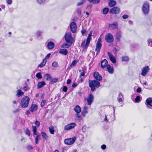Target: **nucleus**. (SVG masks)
<instances>
[{
	"label": "nucleus",
	"instance_id": "nucleus-56",
	"mask_svg": "<svg viewBox=\"0 0 152 152\" xmlns=\"http://www.w3.org/2000/svg\"><path fill=\"white\" fill-rule=\"evenodd\" d=\"M35 124L38 127L40 125V122L38 121H36L35 122Z\"/></svg>",
	"mask_w": 152,
	"mask_h": 152
},
{
	"label": "nucleus",
	"instance_id": "nucleus-49",
	"mask_svg": "<svg viewBox=\"0 0 152 152\" xmlns=\"http://www.w3.org/2000/svg\"><path fill=\"white\" fill-rule=\"evenodd\" d=\"M46 101L45 100H43L41 103V107H43L44 106L45 104L46 103Z\"/></svg>",
	"mask_w": 152,
	"mask_h": 152
},
{
	"label": "nucleus",
	"instance_id": "nucleus-6",
	"mask_svg": "<svg viewBox=\"0 0 152 152\" xmlns=\"http://www.w3.org/2000/svg\"><path fill=\"white\" fill-rule=\"evenodd\" d=\"M149 4L147 3H145L142 6V10L144 14H147L149 11Z\"/></svg>",
	"mask_w": 152,
	"mask_h": 152
},
{
	"label": "nucleus",
	"instance_id": "nucleus-46",
	"mask_svg": "<svg viewBox=\"0 0 152 152\" xmlns=\"http://www.w3.org/2000/svg\"><path fill=\"white\" fill-rule=\"evenodd\" d=\"M140 97L139 96H137L135 99L134 102H140Z\"/></svg>",
	"mask_w": 152,
	"mask_h": 152
},
{
	"label": "nucleus",
	"instance_id": "nucleus-36",
	"mask_svg": "<svg viewBox=\"0 0 152 152\" xmlns=\"http://www.w3.org/2000/svg\"><path fill=\"white\" fill-rule=\"evenodd\" d=\"M49 129L50 133L52 134H53L54 132V127L53 126H51L49 127Z\"/></svg>",
	"mask_w": 152,
	"mask_h": 152
},
{
	"label": "nucleus",
	"instance_id": "nucleus-52",
	"mask_svg": "<svg viewBox=\"0 0 152 152\" xmlns=\"http://www.w3.org/2000/svg\"><path fill=\"white\" fill-rule=\"evenodd\" d=\"M26 134L28 135V136H30V133L29 129L28 128H26Z\"/></svg>",
	"mask_w": 152,
	"mask_h": 152
},
{
	"label": "nucleus",
	"instance_id": "nucleus-54",
	"mask_svg": "<svg viewBox=\"0 0 152 152\" xmlns=\"http://www.w3.org/2000/svg\"><path fill=\"white\" fill-rule=\"evenodd\" d=\"M12 0H7V3L8 4H11L12 3Z\"/></svg>",
	"mask_w": 152,
	"mask_h": 152
},
{
	"label": "nucleus",
	"instance_id": "nucleus-18",
	"mask_svg": "<svg viewBox=\"0 0 152 152\" xmlns=\"http://www.w3.org/2000/svg\"><path fill=\"white\" fill-rule=\"evenodd\" d=\"M78 61L77 60V59L75 60H74L72 62V64L70 65L68 67L67 69L69 70L72 68L75 67Z\"/></svg>",
	"mask_w": 152,
	"mask_h": 152
},
{
	"label": "nucleus",
	"instance_id": "nucleus-40",
	"mask_svg": "<svg viewBox=\"0 0 152 152\" xmlns=\"http://www.w3.org/2000/svg\"><path fill=\"white\" fill-rule=\"evenodd\" d=\"M37 2L39 4H43L45 3L46 0H36Z\"/></svg>",
	"mask_w": 152,
	"mask_h": 152
},
{
	"label": "nucleus",
	"instance_id": "nucleus-45",
	"mask_svg": "<svg viewBox=\"0 0 152 152\" xmlns=\"http://www.w3.org/2000/svg\"><path fill=\"white\" fill-rule=\"evenodd\" d=\"M76 116L77 118H78V120H81L82 119V118L81 115L80 114V113H77L76 114Z\"/></svg>",
	"mask_w": 152,
	"mask_h": 152
},
{
	"label": "nucleus",
	"instance_id": "nucleus-48",
	"mask_svg": "<svg viewBox=\"0 0 152 152\" xmlns=\"http://www.w3.org/2000/svg\"><path fill=\"white\" fill-rule=\"evenodd\" d=\"M42 32L40 31H38L36 33V34L37 37H39L42 34Z\"/></svg>",
	"mask_w": 152,
	"mask_h": 152
},
{
	"label": "nucleus",
	"instance_id": "nucleus-1",
	"mask_svg": "<svg viewBox=\"0 0 152 152\" xmlns=\"http://www.w3.org/2000/svg\"><path fill=\"white\" fill-rule=\"evenodd\" d=\"M89 86L91 88L92 91H94L96 88H98L101 86V84L99 82L95 80H88Z\"/></svg>",
	"mask_w": 152,
	"mask_h": 152
},
{
	"label": "nucleus",
	"instance_id": "nucleus-16",
	"mask_svg": "<svg viewBox=\"0 0 152 152\" xmlns=\"http://www.w3.org/2000/svg\"><path fill=\"white\" fill-rule=\"evenodd\" d=\"M102 46V44H96L95 51H96V55H97L99 53Z\"/></svg>",
	"mask_w": 152,
	"mask_h": 152
},
{
	"label": "nucleus",
	"instance_id": "nucleus-25",
	"mask_svg": "<svg viewBox=\"0 0 152 152\" xmlns=\"http://www.w3.org/2000/svg\"><path fill=\"white\" fill-rule=\"evenodd\" d=\"M124 99V98L123 95L121 93H120L117 98L118 101L119 102H120L123 101Z\"/></svg>",
	"mask_w": 152,
	"mask_h": 152
},
{
	"label": "nucleus",
	"instance_id": "nucleus-7",
	"mask_svg": "<svg viewBox=\"0 0 152 152\" xmlns=\"http://www.w3.org/2000/svg\"><path fill=\"white\" fill-rule=\"evenodd\" d=\"M105 40L108 43H111L113 41V35L110 33L107 34L105 36Z\"/></svg>",
	"mask_w": 152,
	"mask_h": 152
},
{
	"label": "nucleus",
	"instance_id": "nucleus-43",
	"mask_svg": "<svg viewBox=\"0 0 152 152\" xmlns=\"http://www.w3.org/2000/svg\"><path fill=\"white\" fill-rule=\"evenodd\" d=\"M36 76L38 79H40L42 78L41 74L40 72H38L36 74Z\"/></svg>",
	"mask_w": 152,
	"mask_h": 152
},
{
	"label": "nucleus",
	"instance_id": "nucleus-4",
	"mask_svg": "<svg viewBox=\"0 0 152 152\" xmlns=\"http://www.w3.org/2000/svg\"><path fill=\"white\" fill-rule=\"evenodd\" d=\"M64 37L66 42L67 43H72L74 41L72 34L70 32L66 33Z\"/></svg>",
	"mask_w": 152,
	"mask_h": 152
},
{
	"label": "nucleus",
	"instance_id": "nucleus-15",
	"mask_svg": "<svg viewBox=\"0 0 152 152\" xmlns=\"http://www.w3.org/2000/svg\"><path fill=\"white\" fill-rule=\"evenodd\" d=\"M94 77L97 81H101L102 80V77L97 72H95L94 73Z\"/></svg>",
	"mask_w": 152,
	"mask_h": 152
},
{
	"label": "nucleus",
	"instance_id": "nucleus-57",
	"mask_svg": "<svg viewBox=\"0 0 152 152\" xmlns=\"http://www.w3.org/2000/svg\"><path fill=\"white\" fill-rule=\"evenodd\" d=\"M101 39H101V37H100L97 40V42L96 43L101 44Z\"/></svg>",
	"mask_w": 152,
	"mask_h": 152
},
{
	"label": "nucleus",
	"instance_id": "nucleus-59",
	"mask_svg": "<svg viewBox=\"0 0 152 152\" xmlns=\"http://www.w3.org/2000/svg\"><path fill=\"white\" fill-rule=\"evenodd\" d=\"M124 19H126L128 18L129 15H124L122 16Z\"/></svg>",
	"mask_w": 152,
	"mask_h": 152
},
{
	"label": "nucleus",
	"instance_id": "nucleus-61",
	"mask_svg": "<svg viewBox=\"0 0 152 152\" xmlns=\"http://www.w3.org/2000/svg\"><path fill=\"white\" fill-rule=\"evenodd\" d=\"M136 91L137 93H140L141 91V89L140 87H138Z\"/></svg>",
	"mask_w": 152,
	"mask_h": 152
},
{
	"label": "nucleus",
	"instance_id": "nucleus-37",
	"mask_svg": "<svg viewBox=\"0 0 152 152\" xmlns=\"http://www.w3.org/2000/svg\"><path fill=\"white\" fill-rule=\"evenodd\" d=\"M33 131L35 135H37V128L36 126H32Z\"/></svg>",
	"mask_w": 152,
	"mask_h": 152
},
{
	"label": "nucleus",
	"instance_id": "nucleus-12",
	"mask_svg": "<svg viewBox=\"0 0 152 152\" xmlns=\"http://www.w3.org/2000/svg\"><path fill=\"white\" fill-rule=\"evenodd\" d=\"M70 27L72 32L73 33L75 32L77 28L76 23L74 22H72L70 24Z\"/></svg>",
	"mask_w": 152,
	"mask_h": 152
},
{
	"label": "nucleus",
	"instance_id": "nucleus-39",
	"mask_svg": "<svg viewBox=\"0 0 152 152\" xmlns=\"http://www.w3.org/2000/svg\"><path fill=\"white\" fill-rule=\"evenodd\" d=\"M42 137L45 140L48 139V137L47 135L46 134L45 132H42Z\"/></svg>",
	"mask_w": 152,
	"mask_h": 152
},
{
	"label": "nucleus",
	"instance_id": "nucleus-8",
	"mask_svg": "<svg viewBox=\"0 0 152 152\" xmlns=\"http://www.w3.org/2000/svg\"><path fill=\"white\" fill-rule=\"evenodd\" d=\"M150 70L148 66H146L143 67L142 69L141 75L143 76H145Z\"/></svg>",
	"mask_w": 152,
	"mask_h": 152
},
{
	"label": "nucleus",
	"instance_id": "nucleus-13",
	"mask_svg": "<svg viewBox=\"0 0 152 152\" xmlns=\"http://www.w3.org/2000/svg\"><path fill=\"white\" fill-rule=\"evenodd\" d=\"M107 55L110 61L113 63L115 64L116 62L115 58L113 55L111 54L109 52L107 53Z\"/></svg>",
	"mask_w": 152,
	"mask_h": 152
},
{
	"label": "nucleus",
	"instance_id": "nucleus-35",
	"mask_svg": "<svg viewBox=\"0 0 152 152\" xmlns=\"http://www.w3.org/2000/svg\"><path fill=\"white\" fill-rule=\"evenodd\" d=\"M90 2L93 4H97L99 3L100 1V0H88Z\"/></svg>",
	"mask_w": 152,
	"mask_h": 152
},
{
	"label": "nucleus",
	"instance_id": "nucleus-19",
	"mask_svg": "<svg viewBox=\"0 0 152 152\" xmlns=\"http://www.w3.org/2000/svg\"><path fill=\"white\" fill-rule=\"evenodd\" d=\"M108 62L107 60L106 59H104L103 61L101 62V67L102 68H105L106 66L108 65Z\"/></svg>",
	"mask_w": 152,
	"mask_h": 152
},
{
	"label": "nucleus",
	"instance_id": "nucleus-17",
	"mask_svg": "<svg viewBox=\"0 0 152 152\" xmlns=\"http://www.w3.org/2000/svg\"><path fill=\"white\" fill-rule=\"evenodd\" d=\"M38 108L37 105L35 104H32L29 108V110L32 112L36 111Z\"/></svg>",
	"mask_w": 152,
	"mask_h": 152
},
{
	"label": "nucleus",
	"instance_id": "nucleus-27",
	"mask_svg": "<svg viewBox=\"0 0 152 152\" xmlns=\"http://www.w3.org/2000/svg\"><path fill=\"white\" fill-rule=\"evenodd\" d=\"M24 92L22 91L20 89H19L16 91V95L18 97H20L23 95Z\"/></svg>",
	"mask_w": 152,
	"mask_h": 152
},
{
	"label": "nucleus",
	"instance_id": "nucleus-50",
	"mask_svg": "<svg viewBox=\"0 0 152 152\" xmlns=\"http://www.w3.org/2000/svg\"><path fill=\"white\" fill-rule=\"evenodd\" d=\"M86 0H82L80 2H78L77 4V6H80L82 4L85 2Z\"/></svg>",
	"mask_w": 152,
	"mask_h": 152
},
{
	"label": "nucleus",
	"instance_id": "nucleus-28",
	"mask_svg": "<svg viewBox=\"0 0 152 152\" xmlns=\"http://www.w3.org/2000/svg\"><path fill=\"white\" fill-rule=\"evenodd\" d=\"M121 37V33L120 31L116 33L115 37L116 39L118 41H120Z\"/></svg>",
	"mask_w": 152,
	"mask_h": 152
},
{
	"label": "nucleus",
	"instance_id": "nucleus-5",
	"mask_svg": "<svg viewBox=\"0 0 152 152\" xmlns=\"http://www.w3.org/2000/svg\"><path fill=\"white\" fill-rule=\"evenodd\" d=\"M76 139V138L75 137L67 139L64 140V142L66 144L70 145L73 144L75 142Z\"/></svg>",
	"mask_w": 152,
	"mask_h": 152
},
{
	"label": "nucleus",
	"instance_id": "nucleus-23",
	"mask_svg": "<svg viewBox=\"0 0 152 152\" xmlns=\"http://www.w3.org/2000/svg\"><path fill=\"white\" fill-rule=\"evenodd\" d=\"M107 69L108 72L110 74L113 73L114 72V69L113 67H111L110 65H108L107 66Z\"/></svg>",
	"mask_w": 152,
	"mask_h": 152
},
{
	"label": "nucleus",
	"instance_id": "nucleus-34",
	"mask_svg": "<svg viewBox=\"0 0 152 152\" xmlns=\"http://www.w3.org/2000/svg\"><path fill=\"white\" fill-rule=\"evenodd\" d=\"M45 78L47 80H50L52 78L48 74H45Z\"/></svg>",
	"mask_w": 152,
	"mask_h": 152
},
{
	"label": "nucleus",
	"instance_id": "nucleus-30",
	"mask_svg": "<svg viewBox=\"0 0 152 152\" xmlns=\"http://www.w3.org/2000/svg\"><path fill=\"white\" fill-rule=\"evenodd\" d=\"M45 83L44 81H42L41 82H39L37 84V88L39 89L43 87V86H45Z\"/></svg>",
	"mask_w": 152,
	"mask_h": 152
},
{
	"label": "nucleus",
	"instance_id": "nucleus-32",
	"mask_svg": "<svg viewBox=\"0 0 152 152\" xmlns=\"http://www.w3.org/2000/svg\"><path fill=\"white\" fill-rule=\"evenodd\" d=\"M116 4L115 1L113 0L110 1L109 3V6L110 7H113Z\"/></svg>",
	"mask_w": 152,
	"mask_h": 152
},
{
	"label": "nucleus",
	"instance_id": "nucleus-38",
	"mask_svg": "<svg viewBox=\"0 0 152 152\" xmlns=\"http://www.w3.org/2000/svg\"><path fill=\"white\" fill-rule=\"evenodd\" d=\"M52 65L53 67H57L58 66V63L56 61H55L53 62Z\"/></svg>",
	"mask_w": 152,
	"mask_h": 152
},
{
	"label": "nucleus",
	"instance_id": "nucleus-9",
	"mask_svg": "<svg viewBox=\"0 0 152 152\" xmlns=\"http://www.w3.org/2000/svg\"><path fill=\"white\" fill-rule=\"evenodd\" d=\"M120 12V9L117 7H113L110 10V12L113 14H118Z\"/></svg>",
	"mask_w": 152,
	"mask_h": 152
},
{
	"label": "nucleus",
	"instance_id": "nucleus-2",
	"mask_svg": "<svg viewBox=\"0 0 152 152\" xmlns=\"http://www.w3.org/2000/svg\"><path fill=\"white\" fill-rule=\"evenodd\" d=\"M92 34V31H90L87 37L86 42L85 44V41H84L82 43L81 47L83 48L85 50H86L88 46V45L90 43V41L91 40V37Z\"/></svg>",
	"mask_w": 152,
	"mask_h": 152
},
{
	"label": "nucleus",
	"instance_id": "nucleus-33",
	"mask_svg": "<svg viewBox=\"0 0 152 152\" xmlns=\"http://www.w3.org/2000/svg\"><path fill=\"white\" fill-rule=\"evenodd\" d=\"M41 136L40 135H38L35 138V142L36 144L39 143V141L40 140Z\"/></svg>",
	"mask_w": 152,
	"mask_h": 152
},
{
	"label": "nucleus",
	"instance_id": "nucleus-42",
	"mask_svg": "<svg viewBox=\"0 0 152 152\" xmlns=\"http://www.w3.org/2000/svg\"><path fill=\"white\" fill-rule=\"evenodd\" d=\"M148 45L152 47V39H149L148 40Z\"/></svg>",
	"mask_w": 152,
	"mask_h": 152
},
{
	"label": "nucleus",
	"instance_id": "nucleus-14",
	"mask_svg": "<svg viewBox=\"0 0 152 152\" xmlns=\"http://www.w3.org/2000/svg\"><path fill=\"white\" fill-rule=\"evenodd\" d=\"M145 104L147 107L151 108L150 106L152 107V98L151 97L148 98L146 101Z\"/></svg>",
	"mask_w": 152,
	"mask_h": 152
},
{
	"label": "nucleus",
	"instance_id": "nucleus-64",
	"mask_svg": "<svg viewBox=\"0 0 152 152\" xmlns=\"http://www.w3.org/2000/svg\"><path fill=\"white\" fill-rule=\"evenodd\" d=\"M86 126H83L82 128V131L83 132H86Z\"/></svg>",
	"mask_w": 152,
	"mask_h": 152
},
{
	"label": "nucleus",
	"instance_id": "nucleus-51",
	"mask_svg": "<svg viewBox=\"0 0 152 152\" xmlns=\"http://www.w3.org/2000/svg\"><path fill=\"white\" fill-rule=\"evenodd\" d=\"M85 70H86L85 69H84L83 70V72H81L80 74V77L84 76L85 74Z\"/></svg>",
	"mask_w": 152,
	"mask_h": 152
},
{
	"label": "nucleus",
	"instance_id": "nucleus-21",
	"mask_svg": "<svg viewBox=\"0 0 152 152\" xmlns=\"http://www.w3.org/2000/svg\"><path fill=\"white\" fill-rule=\"evenodd\" d=\"M88 107L87 106H84L83 111L82 112V115L83 117H85L88 113Z\"/></svg>",
	"mask_w": 152,
	"mask_h": 152
},
{
	"label": "nucleus",
	"instance_id": "nucleus-47",
	"mask_svg": "<svg viewBox=\"0 0 152 152\" xmlns=\"http://www.w3.org/2000/svg\"><path fill=\"white\" fill-rule=\"evenodd\" d=\"M122 61H128L129 60V58L126 56L123 57L122 58Z\"/></svg>",
	"mask_w": 152,
	"mask_h": 152
},
{
	"label": "nucleus",
	"instance_id": "nucleus-26",
	"mask_svg": "<svg viewBox=\"0 0 152 152\" xmlns=\"http://www.w3.org/2000/svg\"><path fill=\"white\" fill-rule=\"evenodd\" d=\"M74 110L77 113H80L81 111V109L80 107L77 105H76L74 108Z\"/></svg>",
	"mask_w": 152,
	"mask_h": 152
},
{
	"label": "nucleus",
	"instance_id": "nucleus-29",
	"mask_svg": "<svg viewBox=\"0 0 152 152\" xmlns=\"http://www.w3.org/2000/svg\"><path fill=\"white\" fill-rule=\"evenodd\" d=\"M72 43H67L63 44L61 46V48H68L71 46Z\"/></svg>",
	"mask_w": 152,
	"mask_h": 152
},
{
	"label": "nucleus",
	"instance_id": "nucleus-11",
	"mask_svg": "<svg viewBox=\"0 0 152 152\" xmlns=\"http://www.w3.org/2000/svg\"><path fill=\"white\" fill-rule=\"evenodd\" d=\"M88 104L90 105L94 101V96L92 94H90L86 99Z\"/></svg>",
	"mask_w": 152,
	"mask_h": 152
},
{
	"label": "nucleus",
	"instance_id": "nucleus-24",
	"mask_svg": "<svg viewBox=\"0 0 152 152\" xmlns=\"http://www.w3.org/2000/svg\"><path fill=\"white\" fill-rule=\"evenodd\" d=\"M68 53V50L66 49H61L59 51V53L65 56H66Z\"/></svg>",
	"mask_w": 152,
	"mask_h": 152
},
{
	"label": "nucleus",
	"instance_id": "nucleus-10",
	"mask_svg": "<svg viewBox=\"0 0 152 152\" xmlns=\"http://www.w3.org/2000/svg\"><path fill=\"white\" fill-rule=\"evenodd\" d=\"M76 126L75 123H73L69 124L65 126L64 129L66 130H69L71 129L74 128Z\"/></svg>",
	"mask_w": 152,
	"mask_h": 152
},
{
	"label": "nucleus",
	"instance_id": "nucleus-62",
	"mask_svg": "<svg viewBox=\"0 0 152 152\" xmlns=\"http://www.w3.org/2000/svg\"><path fill=\"white\" fill-rule=\"evenodd\" d=\"M51 55V54L50 53H48V54L45 57V59H48L50 57Z\"/></svg>",
	"mask_w": 152,
	"mask_h": 152
},
{
	"label": "nucleus",
	"instance_id": "nucleus-31",
	"mask_svg": "<svg viewBox=\"0 0 152 152\" xmlns=\"http://www.w3.org/2000/svg\"><path fill=\"white\" fill-rule=\"evenodd\" d=\"M47 61L46 59H44L43 60V61L40 64H39L38 66V67L40 68H42L44 67Z\"/></svg>",
	"mask_w": 152,
	"mask_h": 152
},
{
	"label": "nucleus",
	"instance_id": "nucleus-20",
	"mask_svg": "<svg viewBox=\"0 0 152 152\" xmlns=\"http://www.w3.org/2000/svg\"><path fill=\"white\" fill-rule=\"evenodd\" d=\"M118 23L117 22H115L113 23L110 24L109 25V28L111 29H114L117 28Z\"/></svg>",
	"mask_w": 152,
	"mask_h": 152
},
{
	"label": "nucleus",
	"instance_id": "nucleus-60",
	"mask_svg": "<svg viewBox=\"0 0 152 152\" xmlns=\"http://www.w3.org/2000/svg\"><path fill=\"white\" fill-rule=\"evenodd\" d=\"M23 89L25 91H26L27 90H29V88H28L27 86H25L23 87Z\"/></svg>",
	"mask_w": 152,
	"mask_h": 152
},
{
	"label": "nucleus",
	"instance_id": "nucleus-63",
	"mask_svg": "<svg viewBox=\"0 0 152 152\" xmlns=\"http://www.w3.org/2000/svg\"><path fill=\"white\" fill-rule=\"evenodd\" d=\"M106 145H103L101 146V148L103 150L105 149L106 148Z\"/></svg>",
	"mask_w": 152,
	"mask_h": 152
},
{
	"label": "nucleus",
	"instance_id": "nucleus-3",
	"mask_svg": "<svg viewBox=\"0 0 152 152\" xmlns=\"http://www.w3.org/2000/svg\"><path fill=\"white\" fill-rule=\"evenodd\" d=\"M30 98L27 96L23 97L21 100L20 105L23 108H25L28 106Z\"/></svg>",
	"mask_w": 152,
	"mask_h": 152
},
{
	"label": "nucleus",
	"instance_id": "nucleus-44",
	"mask_svg": "<svg viewBox=\"0 0 152 152\" xmlns=\"http://www.w3.org/2000/svg\"><path fill=\"white\" fill-rule=\"evenodd\" d=\"M58 79L56 78L53 79L51 81V83L53 84L57 82L58 81Z\"/></svg>",
	"mask_w": 152,
	"mask_h": 152
},
{
	"label": "nucleus",
	"instance_id": "nucleus-22",
	"mask_svg": "<svg viewBox=\"0 0 152 152\" xmlns=\"http://www.w3.org/2000/svg\"><path fill=\"white\" fill-rule=\"evenodd\" d=\"M55 45L54 43L52 42H50L48 43L47 47L49 49H52L54 48Z\"/></svg>",
	"mask_w": 152,
	"mask_h": 152
},
{
	"label": "nucleus",
	"instance_id": "nucleus-55",
	"mask_svg": "<svg viewBox=\"0 0 152 152\" xmlns=\"http://www.w3.org/2000/svg\"><path fill=\"white\" fill-rule=\"evenodd\" d=\"M86 30L83 29L81 31V33L83 35L86 33Z\"/></svg>",
	"mask_w": 152,
	"mask_h": 152
},
{
	"label": "nucleus",
	"instance_id": "nucleus-53",
	"mask_svg": "<svg viewBox=\"0 0 152 152\" xmlns=\"http://www.w3.org/2000/svg\"><path fill=\"white\" fill-rule=\"evenodd\" d=\"M12 102L14 106H17V102L16 100H13Z\"/></svg>",
	"mask_w": 152,
	"mask_h": 152
},
{
	"label": "nucleus",
	"instance_id": "nucleus-58",
	"mask_svg": "<svg viewBox=\"0 0 152 152\" xmlns=\"http://www.w3.org/2000/svg\"><path fill=\"white\" fill-rule=\"evenodd\" d=\"M67 88L66 86H64L63 87V91L64 92H66L67 91Z\"/></svg>",
	"mask_w": 152,
	"mask_h": 152
},
{
	"label": "nucleus",
	"instance_id": "nucleus-41",
	"mask_svg": "<svg viewBox=\"0 0 152 152\" xmlns=\"http://www.w3.org/2000/svg\"><path fill=\"white\" fill-rule=\"evenodd\" d=\"M109 10L108 8H105L103 10V13L104 14H106L109 11Z\"/></svg>",
	"mask_w": 152,
	"mask_h": 152
}]
</instances>
